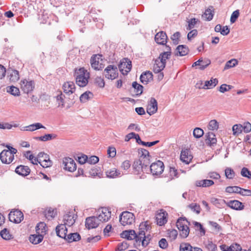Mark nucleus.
Masks as SVG:
<instances>
[{
    "label": "nucleus",
    "mask_w": 251,
    "mask_h": 251,
    "mask_svg": "<svg viewBox=\"0 0 251 251\" xmlns=\"http://www.w3.org/2000/svg\"><path fill=\"white\" fill-rule=\"evenodd\" d=\"M74 76L77 85L80 87H84L88 83L90 78V74L84 68L75 69L74 73Z\"/></svg>",
    "instance_id": "obj_1"
},
{
    "label": "nucleus",
    "mask_w": 251,
    "mask_h": 251,
    "mask_svg": "<svg viewBox=\"0 0 251 251\" xmlns=\"http://www.w3.org/2000/svg\"><path fill=\"white\" fill-rule=\"evenodd\" d=\"M150 164L143 163V161L139 159L134 160L132 168L135 174L138 175L141 172L149 173V166Z\"/></svg>",
    "instance_id": "obj_2"
},
{
    "label": "nucleus",
    "mask_w": 251,
    "mask_h": 251,
    "mask_svg": "<svg viewBox=\"0 0 251 251\" xmlns=\"http://www.w3.org/2000/svg\"><path fill=\"white\" fill-rule=\"evenodd\" d=\"M35 164L39 163L43 168H48L52 165V161L50 159L49 155L44 152H40L37 157L34 158Z\"/></svg>",
    "instance_id": "obj_3"
},
{
    "label": "nucleus",
    "mask_w": 251,
    "mask_h": 251,
    "mask_svg": "<svg viewBox=\"0 0 251 251\" xmlns=\"http://www.w3.org/2000/svg\"><path fill=\"white\" fill-rule=\"evenodd\" d=\"M120 222L124 226L130 225L135 222L134 214L128 211L123 212L120 216Z\"/></svg>",
    "instance_id": "obj_4"
},
{
    "label": "nucleus",
    "mask_w": 251,
    "mask_h": 251,
    "mask_svg": "<svg viewBox=\"0 0 251 251\" xmlns=\"http://www.w3.org/2000/svg\"><path fill=\"white\" fill-rule=\"evenodd\" d=\"M149 168V172H151L153 176L161 175L164 169V165L161 161L158 160L152 163Z\"/></svg>",
    "instance_id": "obj_5"
},
{
    "label": "nucleus",
    "mask_w": 251,
    "mask_h": 251,
    "mask_svg": "<svg viewBox=\"0 0 251 251\" xmlns=\"http://www.w3.org/2000/svg\"><path fill=\"white\" fill-rule=\"evenodd\" d=\"M150 229L151 226L148 222L142 223L140 224L139 231L137 233V239H136V244L140 245L142 238L145 237V231H147Z\"/></svg>",
    "instance_id": "obj_6"
},
{
    "label": "nucleus",
    "mask_w": 251,
    "mask_h": 251,
    "mask_svg": "<svg viewBox=\"0 0 251 251\" xmlns=\"http://www.w3.org/2000/svg\"><path fill=\"white\" fill-rule=\"evenodd\" d=\"M105 77L109 79H114L118 76L117 66L112 65H108L104 71Z\"/></svg>",
    "instance_id": "obj_7"
},
{
    "label": "nucleus",
    "mask_w": 251,
    "mask_h": 251,
    "mask_svg": "<svg viewBox=\"0 0 251 251\" xmlns=\"http://www.w3.org/2000/svg\"><path fill=\"white\" fill-rule=\"evenodd\" d=\"M131 67V61L126 58H124L119 65V70L124 75H126L130 71Z\"/></svg>",
    "instance_id": "obj_8"
},
{
    "label": "nucleus",
    "mask_w": 251,
    "mask_h": 251,
    "mask_svg": "<svg viewBox=\"0 0 251 251\" xmlns=\"http://www.w3.org/2000/svg\"><path fill=\"white\" fill-rule=\"evenodd\" d=\"M64 169L69 172H74L76 169V165L75 161L70 157H65L63 159Z\"/></svg>",
    "instance_id": "obj_9"
},
{
    "label": "nucleus",
    "mask_w": 251,
    "mask_h": 251,
    "mask_svg": "<svg viewBox=\"0 0 251 251\" xmlns=\"http://www.w3.org/2000/svg\"><path fill=\"white\" fill-rule=\"evenodd\" d=\"M9 219L15 223H20L24 219L23 213L19 210L11 211L9 214Z\"/></svg>",
    "instance_id": "obj_10"
},
{
    "label": "nucleus",
    "mask_w": 251,
    "mask_h": 251,
    "mask_svg": "<svg viewBox=\"0 0 251 251\" xmlns=\"http://www.w3.org/2000/svg\"><path fill=\"white\" fill-rule=\"evenodd\" d=\"M21 88L24 93L28 94L33 91L34 88V82L33 81H28L24 79L21 81Z\"/></svg>",
    "instance_id": "obj_11"
},
{
    "label": "nucleus",
    "mask_w": 251,
    "mask_h": 251,
    "mask_svg": "<svg viewBox=\"0 0 251 251\" xmlns=\"http://www.w3.org/2000/svg\"><path fill=\"white\" fill-rule=\"evenodd\" d=\"M100 223V222L97 217H89L86 219L85 226L88 229L95 228L99 226Z\"/></svg>",
    "instance_id": "obj_12"
},
{
    "label": "nucleus",
    "mask_w": 251,
    "mask_h": 251,
    "mask_svg": "<svg viewBox=\"0 0 251 251\" xmlns=\"http://www.w3.org/2000/svg\"><path fill=\"white\" fill-rule=\"evenodd\" d=\"M0 159L3 163L9 164L14 160V155H12L7 150H4L0 153Z\"/></svg>",
    "instance_id": "obj_13"
},
{
    "label": "nucleus",
    "mask_w": 251,
    "mask_h": 251,
    "mask_svg": "<svg viewBox=\"0 0 251 251\" xmlns=\"http://www.w3.org/2000/svg\"><path fill=\"white\" fill-rule=\"evenodd\" d=\"M100 214L97 217L100 222H106L111 217V211L107 208H102L99 211Z\"/></svg>",
    "instance_id": "obj_14"
},
{
    "label": "nucleus",
    "mask_w": 251,
    "mask_h": 251,
    "mask_svg": "<svg viewBox=\"0 0 251 251\" xmlns=\"http://www.w3.org/2000/svg\"><path fill=\"white\" fill-rule=\"evenodd\" d=\"M157 111V102L154 98H151L147 108V112L150 115H152Z\"/></svg>",
    "instance_id": "obj_15"
},
{
    "label": "nucleus",
    "mask_w": 251,
    "mask_h": 251,
    "mask_svg": "<svg viewBox=\"0 0 251 251\" xmlns=\"http://www.w3.org/2000/svg\"><path fill=\"white\" fill-rule=\"evenodd\" d=\"M100 57L97 54L93 55L90 59L92 68L95 70H101L103 68V65L100 63Z\"/></svg>",
    "instance_id": "obj_16"
},
{
    "label": "nucleus",
    "mask_w": 251,
    "mask_h": 251,
    "mask_svg": "<svg viewBox=\"0 0 251 251\" xmlns=\"http://www.w3.org/2000/svg\"><path fill=\"white\" fill-rule=\"evenodd\" d=\"M139 154H140L139 159L143 161V163L146 164L151 163L150 158L151 157L148 151L145 149H139Z\"/></svg>",
    "instance_id": "obj_17"
},
{
    "label": "nucleus",
    "mask_w": 251,
    "mask_h": 251,
    "mask_svg": "<svg viewBox=\"0 0 251 251\" xmlns=\"http://www.w3.org/2000/svg\"><path fill=\"white\" fill-rule=\"evenodd\" d=\"M56 235L61 238L66 240L67 237V228L65 225L60 224L58 225L55 228Z\"/></svg>",
    "instance_id": "obj_18"
},
{
    "label": "nucleus",
    "mask_w": 251,
    "mask_h": 251,
    "mask_svg": "<svg viewBox=\"0 0 251 251\" xmlns=\"http://www.w3.org/2000/svg\"><path fill=\"white\" fill-rule=\"evenodd\" d=\"M75 215L72 213L69 212L64 216V224L63 225H65V226H71L75 223Z\"/></svg>",
    "instance_id": "obj_19"
},
{
    "label": "nucleus",
    "mask_w": 251,
    "mask_h": 251,
    "mask_svg": "<svg viewBox=\"0 0 251 251\" xmlns=\"http://www.w3.org/2000/svg\"><path fill=\"white\" fill-rule=\"evenodd\" d=\"M190 153L191 151L188 149L182 150L180 154V160L186 164H189L193 158Z\"/></svg>",
    "instance_id": "obj_20"
},
{
    "label": "nucleus",
    "mask_w": 251,
    "mask_h": 251,
    "mask_svg": "<svg viewBox=\"0 0 251 251\" xmlns=\"http://www.w3.org/2000/svg\"><path fill=\"white\" fill-rule=\"evenodd\" d=\"M167 36L164 31H160L155 36V41L160 45H165L167 43Z\"/></svg>",
    "instance_id": "obj_21"
},
{
    "label": "nucleus",
    "mask_w": 251,
    "mask_h": 251,
    "mask_svg": "<svg viewBox=\"0 0 251 251\" xmlns=\"http://www.w3.org/2000/svg\"><path fill=\"white\" fill-rule=\"evenodd\" d=\"M226 204L231 208L236 210H241L244 208L243 203L237 200L230 201Z\"/></svg>",
    "instance_id": "obj_22"
},
{
    "label": "nucleus",
    "mask_w": 251,
    "mask_h": 251,
    "mask_svg": "<svg viewBox=\"0 0 251 251\" xmlns=\"http://www.w3.org/2000/svg\"><path fill=\"white\" fill-rule=\"evenodd\" d=\"M121 236L128 240L135 239L136 242V239H137V233H136L135 230L132 229L123 231L121 233Z\"/></svg>",
    "instance_id": "obj_23"
},
{
    "label": "nucleus",
    "mask_w": 251,
    "mask_h": 251,
    "mask_svg": "<svg viewBox=\"0 0 251 251\" xmlns=\"http://www.w3.org/2000/svg\"><path fill=\"white\" fill-rule=\"evenodd\" d=\"M63 88L64 93L69 95L72 94L75 91V85L73 82H67L63 84Z\"/></svg>",
    "instance_id": "obj_24"
},
{
    "label": "nucleus",
    "mask_w": 251,
    "mask_h": 251,
    "mask_svg": "<svg viewBox=\"0 0 251 251\" xmlns=\"http://www.w3.org/2000/svg\"><path fill=\"white\" fill-rule=\"evenodd\" d=\"M189 50L186 45H179L176 50L175 54L177 56H183L188 53Z\"/></svg>",
    "instance_id": "obj_25"
},
{
    "label": "nucleus",
    "mask_w": 251,
    "mask_h": 251,
    "mask_svg": "<svg viewBox=\"0 0 251 251\" xmlns=\"http://www.w3.org/2000/svg\"><path fill=\"white\" fill-rule=\"evenodd\" d=\"M30 170L27 166L20 165L15 169V172L22 176H26L29 174Z\"/></svg>",
    "instance_id": "obj_26"
},
{
    "label": "nucleus",
    "mask_w": 251,
    "mask_h": 251,
    "mask_svg": "<svg viewBox=\"0 0 251 251\" xmlns=\"http://www.w3.org/2000/svg\"><path fill=\"white\" fill-rule=\"evenodd\" d=\"M152 73L149 71L143 73L140 75V79L142 83L147 84L148 82L153 79Z\"/></svg>",
    "instance_id": "obj_27"
},
{
    "label": "nucleus",
    "mask_w": 251,
    "mask_h": 251,
    "mask_svg": "<svg viewBox=\"0 0 251 251\" xmlns=\"http://www.w3.org/2000/svg\"><path fill=\"white\" fill-rule=\"evenodd\" d=\"M36 232L37 234H39L44 237V235L47 233L48 227L44 222L39 223L36 226Z\"/></svg>",
    "instance_id": "obj_28"
},
{
    "label": "nucleus",
    "mask_w": 251,
    "mask_h": 251,
    "mask_svg": "<svg viewBox=\"0 0 251 251\" xmlns=\"http://www.w3.org/2000/svg\"><path fill=\"white\" fill-rule=\"evenodd\" d=\"M167 213L165 212L158 213L156 217V220L157 225L160 226L164 225L167 222L166 216Z\"/></svg>",
    "instance_id": "obj_29"
},
{
    "label": "nucleus",
    "mask_w": 251,
    "mask_h": 251,
    "mask_svg": "<svg viewBox=\"0 0 251 251\" xmlns=\"http://www.w3.org/2000/svg\"><path fill=\"white\" fill-rule=\"evenodd\" d=\"M105 174L107 177L109 178H115L117 176H121L123 175V173H121L120 171L115 168H113L107 170L105 172Z\"/></svg>",
    "instance_id": "obj_30"
},
{
    "label": "nucleus",
    "mask_w": 251,
    "mask_h": 251,
    "mask_svg": "<svg viewBox=\"0 0 251 251\" xmlns=\"http://www.w3.org/2000/svg\"><path fill=\"white\" fill-rule=\"evenodd\" d=\"M164 63L159 61L157 59L155 60V63L153 67V71L154 73H158L161 72L165 68Z\"/></svg>",
    "instance_id": "obj_31"
},
{
    "label": "nucleus",
    "mask_w": 251,
    "mask_h": 251,
    "mask_svg": "<svg viewBox=\"0 0 251 251\" xmlns=\"http://www.w3.org/2000/svg\"><path fill=\"white\" fill-rule=\"evenodd\" d=\"M218 83V80L217 78H213L210 80L205 81L204 86L202 87V89H212L215 87Z\"/></svg>",
    "instance_id": "obj_32"
},
{
    "label": "nucleus",
    "mask_w": 251,
    "mask_h": 251,
    "mask_svg": "<svg viewBox=\"0 0 251 251\" xmlns=\"http://www.w3.org/2000/svg\"><path fill=\"white\" fill-rule=\"evenodd\" d=\"M206 142L210 146H213L216 144L217 139L215 137V135L212 132H208L206 135Z\"/></svg>",
    "instance_id": "obj_33"
},
{
    "label": "nucleus",
    "mask_w": 251,
    "mask_h": 251,
    "mask_svg": "<svg viewBox=\"0 0 251 251\" xmlns=\"http://www.w3.org/2000/svg\"><path fill=\"white\" fill-rule=\"evenodd\" d=\"M214 183V181L212 180L203 179L197 181L196 185L198 187H207L212 185Z\"/></svg>",
    "instance_id": "obj_34"
},
{
    "label": "nucleus",
    "mask_w": 251,
    "mask_h": 251,
    "mask_svg": "<svg viewBox=\"0 0 251 251\" xmlns=\"http://www.w3.org/2000/svg\"><path fill=\"white\" fill-rule=\"evenodd\" d=\"M57 137V135L55 134H46L44 136H40V137H35L34 138V139L36 140H39L43 142H46L47 141L51 140L52 139H55Z\"/></svg>",
    "instance_id": "obj_35"
},
{
    "label": "nucleus",
    "mask_w": 251,
    "mask_h": 251,
    "mask_svg": "<svg viewBox=\"0 0 251 251\" xmlns=\"http://www.w3.org/2000/svg\"><path fill=\"white\" fill-rule=\"evenodd\" d=\"M43 239L42 235L39 234L31 235L29 236V240L30 242L35 245L38 244L41 242Z\"/></svg>",
    "instance_id": "obj_36"
},
{
    "label": "nucleus",
    "mask_w": 251,
    "mask_h": 251,
    "mask_svg": "<svg viewBox=\"0 0 251 251\" xmlns=\"http://www.w3.org/2000/svg\"><path fill=\"white\" fill-rule=\"evenodd\" d=\"M81 239V236L79 233H71L67 235V237L66 238V241H67L69 243H72L73 242H76L80 240Z\"/></svg>",
    "instance_id": "obj_37"
},
{
    "label": "nucleus",
    "mask_w": 251,
    "mask_h": 251,
    "mask_svg": "<svg viewBox=\"0 0 251 251\" xmlns=\"http://www.w3.org/2000/svg\"><path fill=\"white\" fill-rule=\"evenodd\" d=\"M132 88L135 93V96H139L143 93V86L138 84L136 81H134L132 84Z\"/></svg>",
    "instance_id": "obj_38"
},
{
    "label": "nucleus",
    "mask_w": 251,
    "mask_h": 251,
    "mask_svg": "<svg viewBox=\"0 0 251 251\" xmlns=\"http://www.w3.org/2000/svg\"><path fill=\"white\" fill-rule=\"evenodd\" d=\"M25 130L27 131H33L35 130L44 128H45L46 127L43 126L41 123H36L35 124H33L31 125H30L29 126H26L25 127Z\"/></svg>",
    "instance_id": "obj_39"
},
{
    "label": "nucleus",
    "mask_w": 251,
    "mask_h": 251,
    "mask_svg": "<svg viewBox=\"0 0 251 251\" xmlns=\"http://www.w3.org/2000/svg\"><path fill=\"white\" fill-rule=\"evenodd\" d=\"M171 53V51H164L160 53L159 56L157 59L159 60L160 62L162 61L163 63H164L165 65H166V60L170 57Z\"/></svg>",
    "instance_id": "obj_40"
},
{
    "label": "nucleus",
    "mask_w": 251,
    "mask_h": 251,
    "mask_svg": "<svg viewBox=\"0 0 251 251\" xmlns=\"http://www.w3.org/2000/svg\"><path fill=\"white\" fill-rule=\"evenodd\" d=\"M93 97V94L90 91H86L79 97V99L81 102H85L88 100L91 99Z\"/></svg>",
    "instance_id": "obj_41"
},
{
    "label": "nucleus",
    "mask_w": 251,
    "mask_h": 251,
    "mask_svg": "<svg viewBox=\"0 0 251 251\" xmlns=\"http://www.w3.org/2000/svg\"><path fill=\"white\" fill-rule=\"evenodd\" d=\"M55 97L58 107H63L65 104V96L61 92H59V94Z\"/></svg>",
    "instance_id": "obj_42"
},
{
    "label": "nucleus",
    "mask_w": 251,
    "mask_h": 251,
    "mask_svg": "<svg viewBox=\"0 0 251 251\" xmlns=\"http://www.w3.org/2000/svg\"><path fill=\"white\" fill-rule=\"evenodd\" d=\"M210 202L218 208H221L224 204L226 203L224 200L218 199L215 198H211Z\"/></svg>",
    "instance_id": "obj_43"
},
{
    "label": "nucleus",
    "mask_w": 251,
    "mask_h": 251,
    "mask_svg": "<svg viewBox=\"0 0 251 251\" xmlns=\"http://www.w3.org/2000/svg\"><path fill=\"white\" fill-rule=\"evenodd\" d=\"M9 77L10 81L13 82L17 81L20 78L19 72L15 70H12Z\"/></svg>",
    "instance_id": "obj_44"
},
{
    "label": "nucleus",
    "mask_w": 251,
    "mask_h": 251,
    "mask_svg": "<svg viewBox=\"0 0 251 251\" xmlns=\"http://www.w3.org/2000/svg\"><path fill=\"white\" fill-rule=\"evenodd\" d=\"M7 92L14 96H19L20 95V92L19 88L14 86L7 87Z\"/></svg>",
    "instance_id": "obj_45"
},
{
    "label": "nucleus",
    "mask_w": 251,
    "mask_h": 251,
    "mask_svg": "<svg viewBox=\"0 0 251 251\" xmlns=\"http://www.w3.org/2000/svg\"><path fill=\"white\" fill-rule=\"evenodd\" d=\"M188 207L197 214H199L201 211L200 205L196 203H192L189 204Z\"/></svg>",
    "instance_id": "obj_46"
},
{
    "label": "nucleus",
    "mask_w": 251,
    "mask_h": 251,
    "mask_svg": "<svg viewBox=\"0 0 251 251\" xmlns=\"http://www.w3.org/2000/svg\"><path fill=\"white\" fill-rule=\"evenodd\" d=\"M179 230L180 231L179 235L182 238H185L188 237L189 234L190 230L189 227L187 226H183L179 229Z\"/></svg>",
    "instance_id": "obj_47"
},
{
    "label": "nucleus",
    "mask_w": 251,
    "mask_h": 251,
    "mask_svg": "<svg viewBox=\"0 0 251 251\" xmlns=\"http://www.w3.org/2000/svg\"><path fill=\"white\" fill-rule=\"evenodd\" d=\"M0 235L4 240H10L12 238V235L10 233L9 230L6 228L0 231Z\"/></svg>",
    "instance_id": "obj_48"
},
{
    "label": "nucleus",
    "mask_w": 251,
    "mask_h": 251,
    "mask_svg": "<svg viewBox=\"0 0 251 251\" xmlns=\"http://www.w3.org/2000/svg\"><path fill=\"white\" fill-rule=\"evenodd\" d=\"M237 64L238 61L236 59H232L226 62L224 67V70H227L229 68L235 67Z\"/></svg>",
    "instance_id": "obj_49"
},
{
    "label": "nucleus",
    "mask_w": 251,
    "mask_h": 251,
    "mask_svg": "<svg viewBox=\"0 0 251 251\" xmlns=\"http://www.w3.org/2000/svg\"><path fill=\"white\" fill-rule=\"evenodd\" d=\"M202 16L203 18H205L206 21H211L213 17V13L212 12V10L210 8L207 9Z\"/></svg>",
    "instance_id": "obj_50"
},
{
    "label": "nucleus",
    "mask_w": 251,
    "mask_h": 251,
    "mask_svg": "<svg viewBox=\"0 0 251 251\" xmlns=\"http://www.w3.org/2000/svg\"><path fill=\"white\" fill-rule=\"evenodd\" d=\"M206 248L209 251H215L217 249V246L214 244L211 241L208 240L204 242Z\"/></svg>",
    "instance_id": "obj_51"
},
{
    "label": "nucleus",
    "mask_w": 251,
    "mask_h": 251,
    "mask_svg": "<svg viewBox=\"0 0 251 251\" xmlns=\"http://www.w3.org/2000/svg\"><path fill=\"white\" fill-rule=\"evenodd\" d=\"M208 127L209 130H217L219 127V123L216 120H212L209 122Z\"/></svg>",
    "instance_id": "obj_52"
},
{
    "label": "nucleus",
    "mask_w": 251,
    "mask_h": 251,
    "mask_svg": "<svg viewBox=\"0 0 251 251\" xmlns=\"http://www.w3.org/2000/svg\"><path fill=\"white\" fill-rule=\"evenodd\" d=\"M240 187L236 186H228L226 188V192L228 193L239 194Z\"/></svg>",
    "instance_id": "obj_53"
},
{
    "label": "nucleus",
    "mask_w": 251,
    "mask_h": 251,
    "mask_svg": "<svg viewBox=\"0 0 251 251\" xmlns=\"http://www.w3.org/2000/svg\"><path fill=\"white\" fill-rule=\"evenodd\" d=\"M243 130V126L241 125H235L232 127L233 134L238 135Z\"/></svg>",
    "instance_id": "obj_54"
},
{
    "label": "nucleus",
    "mask_w": 251,
    "mask_h": 251,
    "mask_svg": "<svg viewBox=\"0 0 251 251\" xmlns=\"http://www.w3.org/2000/svg\"><path fill=\"white\" fill-rule=\"evenodd\" d=\"M187 222V221L185 218H179L176 223V226L178 229H180L183 226H187L184 222Z\"/></svg>",
    "instance_id": "obj_55"
},
{
    "label": "nucleus",
    "mask_w": 251,
    "mask_h": 251,
    "mask_svg": "<svg viewBox=\"0 0 251 251\" xmlns=\"http://www.w3.org/2000/svg\"><path fill=\"white\" fill-rule=\"evenodd\" d=\"M180 37V33L177 31L171 36V39L173 41V42L174 44L177 45L179 42Z\"/></svg>",
    "instance_id": "obj_56"
},
{
    "label": "nucleus",
    "mask_w": 251,
    "mask_h": 251,
    "mask_svg": "<svg viewBox=\"0 0 251 251\" xmlns=\"http://www.w3.org/2000/svg\"><path fill=\"white\" fill-rule=\"evenodd\" d=\"M56 215V210L55 209L49 208L45 215L49 220L52 219Z\"/></svg>",
    "instance_id": "obj_57"
},
{
    "label": "nucleus",
    "mask_w": 251,
    "mask_h": 251,
    "mask_svg": "<svg viewBox=\"0 0 251 251\" xmlns=\"http://www.w3.org/2000/svg\"><path fill=\"white\" fill-rule=\"evenodd\" d=\"M225 175L227 178L232 179L235 176V172L230 168H227L225 170Z\"/></svg>",
    "instance_id": "obj_58"
},
{
    "label": "nucleus",
    "mask_w": 251,
    "mask_h": 251,
    "mask_svg": "<svg viewBox=\"0 0 251 251\" xmlns=\"http://www.w3.org/2000/svg\"><path fill=\"white\" fill-rule=\"evenodd\" d=\"M203 131L199 127H196L194 129L193 135L196 138H200L203 135Z\"/></svg>",
    "instance_id": "obj_59"
},
{
    "label": "nucleus",
    "mask_w": 251,
    "mask_h": 251,
    "mask_svg": "<svg viewBox=\"0 0 251 251\" xmlns=\"http://www.w3.org/2000/svg\"><path fill=\"white\" fill-rule=\"evenodd\" d=\"M192 247L187 243H182L180 244L179 251H189Z\"/></svg>",
    "instance_id": "obj_60"
},
{
    "label": "nucleus",
    "mask_w": 251,
    "mask_h": 251,
    "mask_svg": "<svg viewBox=\"0 0 251 251\" xmlns=\"http://www.w3.org/2000/svg\"><path fill=\"white\" fill-rule=\"evenodd\" d=\"M211 63V61L207 58L202 59V61L200 63L199 69L201 70H204Z\"/></svg>",
    "instance_id": "obj_61"
},
{
    "label": "nucleus",
    "mask_w": 251,
    "mask_h": 251,
    "mask_svg": "<svg viewBox=\"0 0 251 251\" xmlns=\"http://www.w3.org/2000/svg\"><path fill=\"white\" fill-rule=\"evenodd\" d=\"M128 247V245L126 242H123L119 243L115 251H124Z\"/></svg>",
    "instance_id": "obj_62"
},
{
    "label": "nucleus",
    "mask_w": 251,
    "mask_h": 251,
    "mask_svg": "<svg viewBox=\"0 0 251 251\" xmlns=\"http://www.w3.org/2000/svg\"><path fill=\"white\" fill-rule=\"evenodd\" d=\"M198 21V20L195 18H192L189 20L188 22V25L186 27L187 30H190L193 28L195 27V25L197 23Z\"/></svg>",
    "instance_id": "obj_63"
},
{
    "label": "nucleus",
    "mask_w": 251,
    "mask_h": 251,
    "mask_svg": "<svg viewBox=\"0 0 251 251\" xmlns=\"http://www.w3.org/2000/svg\"><path fill=\"white\" fill-rule=\"evenodd\" d=\"M241 175L243 176L247 177L251 180V172L248 168L245 167L243 168L241 172Z\"/></svg>",
    "instance_id": "obj_64"
}]
</instances>
